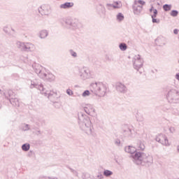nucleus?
<instances>
[{
	"label": "nucleus",
	"mask_w": 179,
	"mask_h": 179,
	"mask_svg": "<svg viewBox=\"0 0 179 179\" xmlns=\"http://www.w3.org/2000/svg\"><path fill=\"white\" fill-rule=\"evenodd\" d=\"M131 157L132 162L138 166L150 167L153 164V157L143 152H136L134 155H131Z\"/></svg>",
	"instance_id": "1"
},
{
	"label": "nucleus",
	"mask_w": 179,
	"mask_h": 179,
	"mask_svg": "<svg viewBox=\"0 0 179 179\" xmlns=\"http://www.w3.org/2000/svg\"><path fill=\"white\" fill-rule=\"evenodd\" d=\"M78 125L82 131H84L87 135H93V126L90 117L83 114V113H78Z\"/></svg>",
	"instance_id": "2"
},
{
	"label": "nucleus",
	"mask_w": 179,
	"mask_h": 179,
	"mask_svg": "<svg viewBox=\"0 0 179 179\" xmlns=\"http://www.w3.org/2000/svg\"><path fill=\"white\" fill-rule=\"evenodd\" d=\"M32 68L35 73H36L41 79L47 80V82H54L55 80V76H54L50 70L42 67L41 65L35 63L32 64Z\"/></svg>",
	"instance_id": "3"
},
{
	"label": "nucleus",
	"mask_w": 179,
	"mask_h": 179,
	"mask_svg": "<svg viewBox=\"0 0 179 179\" xmlns=\"http://www.w3.org/2000/svg\"><path fill=\"white\" fill-rule=\"evenodd\" d=\"M90 89L95 96H99V97H104L107 93V85L101 82L91 83Z\"/></svg>",
	"instance_id": "4"
},
{
	"label": "nucleus",
	"mask_w": 179,
	"mask_h": 179,
	"mask_svg": "<svg viewBox=\"0 0 179 179\" xmlns=\"http://www.w3.org/2000/svg\"><path fill=\"white\" fill-rule=\"evenodd\" d=\"M59 22L62 26H64L67 29H71L72 30H76L77 29H82L83 27L82 23L79 22L78 20L61 18Z\"/></svg>",
	"instance_id": "5"
},
{
	"label": "nucleus",
	"mask_w": 179,
	"mask_h": 179,
	"mask_svg": "<svg viewBox=\"0 0 179 179\" xmlns=\"http://www.w3.org/2000/svg\"><path fill=\"white\" fill-rule=\"evenodd\" d=\"M166 99L169 103L172 104H178L179 103V91L177 89L171 88L166 94Z\"/></svg>",
	"instance_id": "6"
},
{
	"label": "nucleus",
	"mask_w": 179,
	"mask_h": 179,
	"mask_svg": "<svg viewBox=\"0 0 179 179\" xmlns=\"http://www.w3.org/2000/svg\"><path fill=\"white\" fill-rule=\"evenodd\" d=\"M16 47L21 51H24L25 52H33L36 50L34 45L30 42H16Z\"/></svg>",
	"instance_id": "7"
},
{
	"label": "nucleus",
	"mask_w": 179,
	"mask_h": 179,
	"mask_svg": "<svg viewBox=\"0 0 179 179\" xmlns=\"http://www.w3.org/2000/svg\"><path fill=\"white\" fill-rule=\"evenodd\" d=\"M133 68L138 72L140 75H142L143 71H141L143 68V59L139 55H135L132 59Z\"/></svg>",
	"instance_id": "8"
},
{
	"label": "nucleus",
	"mask_w": 179,
	"mask_h": 179,
	"mask_svg": "<svg viewBox=\"0 0 179 179\" xmlns=\"http://www.w3.org/2000/svg\"><path fill=\"white\" fill-rule=\"evenodd\" d=\"M78 76H80V79L83 80H86V79H90V78H93L90 69L85 66L78 67Z\"/></svg>",
	"instance_id": "9"
},
{
	"label": "nucleus",
	"mask_w": 179,
	"mask_h": 179,
	"mask_svg": "<svg viewBox=\"0 0 179 179\" xmlns=\"http://www.w3.org/2000/svg\"><path fill=\"white\" fill-rule=\"evenodd\" d=\"M41 93V94L47 96L48 99H49V100L53 103L54 101H57V100H58V96H57V91L55 90L47 91L45 88H43Z\"/></svg>",
	"instance_id": "10"
},
{
	"label": "nucleus",
	"mask_w": 179,
	"mask_h": 179,
	"mask_svg": "<svg viewBox=\"0 0 179 179\" xmlns=\"http://www.w3.org/2000/svg\"><path fill=\"white\" fill-rule=\"evenodd\" d=\"M155 141L159 143H161V145H163L164 146H170V143H169V138H167L166 134H158L155 138Z\"/></svg>",
	"instance_id": "11"
},
{
	"label": "nucleus",
	"mask_w": 179,
	"mask_h": 179,
	"mask_svg": "<svg viewBox=\"0 0 179 179\" xmlns=\"http://www.w3.org/2000/svg\"><path fill=\"white\" fill-rule=\"evenodd\" d=\"M38 12L42 16H48L51 13V6L42 5L38 8Z\"/></svg>",
	"instance_id": "12"
},
{
	"label": "nucleus",
	"mask_w": 179,
	"mask_h": 179,
	"mask_svg": "<svg viewBox=\"0 0 179 179\" xmlns=\"http://www.w3.org/2000/svg\"><path fill=\"white\" fill-rule=\"evenodd\" d=\"M38 89V90H40L41 93L44 90V85L43 84H41L37 79H35L34 80H31V85H30V89Z\"/></svg>",
	"instance_id": "13"
},
{
	"label": "nucleus",
	"mask_w": 179,
	"mask_h": 179,
	"mask_svg": "<svg viewBox=\"0 0 179 179\" xmlns=\"http://www.w3.org/2000/svg\"><path fill=\"white\" fill-rule=\"evenodd\" d=\"M83 110L86 114L88 115H91V117H96V109H94V107L90 104L86 105L84 108Z\"/></svg>",
	"instance_id": "14"
},
{
	"label": "nucleus",
	"mask_w": 179,
	"mask_h": 179,
	"mask_svg": "<svg viewBox=\"0 0 179 179\" xmlns=\"http://www.w3.org/2000/svg\"><path fill=\"white\" fill-rule=\"evenodd\" d=\"M116 90L119 92L120 93H127V91L128 90V88H127V86L124 85L122 83H116Z\"/></svg>",
	"instance_id": "15"
},
{
	"label": "nucleus",
	"mask_w": 179,
	"mask_h": 179,
	"mask_svg": "<svg viewBox=\"0 0 179 179\" xmlns=\"http://www.w3.org/2000/svg\"><path fill=\"white\" fill-rule=\"evenodd\" d=\"M124 150L127 153H130V155H131V159H132L133 155H135V153H136V152H140V151H137L136 149L135 148V147L131 146V145L125 147Z\"/></svg>",
	"instance_id": "16"
},
{
	"label": "nucleus",
	"mask_w": 179,
	"mask_h": 179,
	"mask_svg": "<svg viewBox=\"0 0 179 179\" xmlns=\"http://www.w3.org/2000/svg\"><path fill=\"white\" fill-rule=\"evenodd\" d=\"M4 95L6 99H7V100H9V101H10V99H13L16 96V95H15V92H13V91L10 90H9L8 92H4Z\"/></svg>",
	"instance_id": "17"
},
{
	"label": "nucleus",
	"mask_w": 179,
	"mask_h": 179,
	"mask_svg": "<svg viewBox=\"0 0 179 179\" xmlns=\"http://www.w3.org/2000/svg\"><path fill=\"white\" fill-rule=\"evenodd\" d=\"M75 4L73 3V2H66L63 4H61L59 6L60 9H70V8H73V6Z\"/></svg>",
	"instance_id": "18"
},
{
	"label": "nucleus",
	"mask_w": 179,
	"mask_h": 179,
	"mask_svg": "<svg viewBox=\"0 0 179 179\" xmlns=\"http://www.w3.org/2000/svg\"><path fill=\"white\" fill-rule=\"evenodd\" d=\"M49 31L47 29H42L39 31V37L41 39L47 38L48 37Z\"/></svg>",
	"instance_id": "19"
},
{
	"label": "nucleus",
	"mask_w": 179,
	"mask_h": 179,
	"mask_svg": "<svg viewBox=\"0 0 179 179\" xmlns=\"http://www.w3.org/2000/svg\"><path fill=\"white\" fill-rule=\"evenodd\" d=\"M10 103L14 107H19L20 106V103L19 102V99L16 96H14L13 98H11L10 99Z\"/></svg>",
	"instance_id": "20"
},
{
	"label": "nucleus",
	"mask_w": 179,
	"mask_h": 179,
	"mask_svg": "<svg viewBox=\"0 0 179 179\" xmlns=\"http://www.w3.org/2000/svg\"><path fill=\"white\" fill-rule=\"evenodd\" d=\"M168 110H170L171 113L173 115H179V109L177 108H172L170 109V108H164L163 110L164 111H168Z\"/></svg>",
	"instance_id": "21"
},
{
	"label": "nucleus",
	"mask_w": 179,
	"mask_h": 179,
	"mask_svg": "<svg viewBox=\"0 0 179 179\" xmlns=\"http://www.w3.org/2000/svg\"><path fill=\"white\" fill-rule=\"evenodd\" d=\"M138 3V1H134V5L133 6V10H134V15H139L141 13V9L139 8V7H138V6H136Z\"/></svg>",
	"instance_id": "22"
},
{
	"label": "nucleus",
	"mask_w": 179,
	"mask_h": 179,
	"mask_svg": "<svg viewBox=\"0 0 179 179\" xmlns=\"http://www.w3.org/2000/svg\"><path fill=\"white\" fill-rule=\"evenodd\" d=\"M124 132L127 134L128 136H134L135 135V130L131 127H128L127 129L124 130Z\"/></svg>",
	"instance_id": "23"
},
{
	"label": "nucleus",
	"mask_w": 179,
	"mask_h": 179,
	"mask_svg": "<svg viewBox=\"0 0 179 179\" xmlns=\"http://www.w3.org/2000/svg\"><path fill=\"white\" fill-rule=\"evenodd\" d=\"M22 149L24 152H29L30 150V144L24 143L22 145Z\"/></svg>",
	"instance_id": "24"
},
{
	"label": "nucleus",
	"mask_w": 179,
	"mask_h": 179,
	"mask_svg": "<svg viewBox=\"0 0 179 179\" xmlns=\"http://www.w3.org/2000/svg\"><path fill=\"white\" fill-rule=\"evenodd\" d=\"M157 40L159 41L161 45H166V43H167L166 38L164 37L158 38Z\"/></svg>",
	"instance_id": "25"
},
{
	"label": "nucleus",
	"mask_w": 179,
	"mask_h": 179,
	"mask_svg": "<svg viewBox=\"0 0 179 179\" xmlns=\"http://www.w3.org/2000/svg\"><path fill=\"white\" fill-rule=\"evenodd\" d=\"M113 174V171L108 169H106L103 171V176H105V177H111Z\"/></svg>",
	"instance_id": "26"
},
{
	"label": "nucleus",
	"mask_w": 179,
	"mask_h": 179,
	"mask_svg": "<svg viewBox=\"0 0 179 179\" xmlns=\"http://www.w3.org/2000/svg\"><path fill=\"white\" fill-rule=\"evenodd\" d=\"M119 48L121 51H126L127 48H128V46L125 43H122L119 45Z\"/></svg>",
	"instance_id": "27"
},
{
	"label": "nucleus",
	"mask_w": 179,
	"mask_h": 179,
	"mask_svg": "<svg viewBox=\"0 0 179 179\" xmlns=\"http://www.w3.org/2000/svg\"><path fill=\"white\" fill-rule=\"evenodd\" d=\"M22 130L24 131V132L30 131V124H24L22 126Z\"/></svg>",
	"instance_id": "28"
},
{
	"label": "nucleus",
	"mask_w": 179,
	"mask_h": 179,
	"mask_svg": "<svg viewBox=\"0 0 179 179\" xmlns=\"http://www.w3.org/2000/svg\"><path fill=\"white\" fill-rule=\"evenodd\" d=\"M122 5L121 4V1H115L113 3V9H120Z\"/></svg>",
	"instance_id": "29"
},
{
	"label": "nucleus",
	"mask_w": 179,
	"mask_h": 179,
	"mask_svg": "<svg viewBox=\"0 0 179 179\" xmlns=\"http://www.w3.org/2000/svg\"><path fill=\"white\" fill-rule=\"evenodd\" d=\"M69 52L70 55L71 57H73V58H78V53H76V52H75L73 50L70 49L69 50Z\"/></svg>",
	"instance_id": "30"
},
{
	"label": "nucleus",
	"mask_w": 179,
	"mask_h": 179,
	"mask_svg": "<svg viewBox=\"0 0 179 179\" xmlns=\"http://www.w3.org/2000/svg\"><path fill=\"white\" fill-rule=\"evenodd\" d=\"M163 9L165 12H169V10H171V4H164L163 6Z\"/></svg>",
	"instance_id": "31"
},
{
	"label": "nucleus",
	"mask_w": 179,
	"mask_h": 179,
	"mask_svg": "<svg viewBox=\"0 0 179 179\" xmlns=\"http://www.w3.org/2000/svg\"><path fill=\"white\" fill-rule=\"evenodd\" d=\"M123 20H124V15L121 13H119L117 15V20H118V22H122Z\"/></svg>",
	"instance_id": "32"
},
{
	"label": "nucleus",
	"mask_w": 179,
	"mask_h": 179,
	"mask_svg": "<svg viewBox=\"0 0 179 179\" xmlns=\"http://www.w3.org/2000/svg\"><path fill=\"white\" fill-rule=\"evenodd\" d=\"M171 16H173V17H176V16H178V11L177 10H173L170 13Z\"/></svg>",
	"instance_id": "33"
},
{
	"label": "nucleus",
	"mask_w": 179,
	"mask_h": 179,
	"mask_svg": "<svg viewBox=\"0 0 179 179\" xmlns=\"http://www.w3.org/2000/svg\"><path fill=\"white\" fill-rule=\"evenodd\" d=\"M145 148V144L141 142L138 146V150H143Z\"/></svg>",
	"instance_id": "34"
},
{
	"label": "nucleus",
	"mask_w": 179,
	"mask_h": 179,
	"mask_svg": "<svg viewBox=\"0 0 179 179\" xmlns=\"http://www.w3.org/2000/svg\"><path fill=\"white\" fill-rule=\"evenodd\" d=\"M90 96V91H89V90H85V91H84L83 92V94H82V96L83 97H87V96Z\"/></svg>",
	"instance_id": "35"
},
{
	"label": "nucleus",
	"mask_w": 179,
	"mask_h": 179,
	"mask_svg": "<svg viewBox=\"0 0 179 179\" xmlns=\"http://www.w3.org/2000/svg\"><path fill=\"white\" fill-rule=\"evenodd\" d=\"M106 8L107 9H108V10H111V9H113V8H114V4H111V3H107L106 4Z\"/></svg>",
	"instance_id": "36"
},
{
	"label": "nucleus",
	"mask_w": 179,
	"mask_h": 179,
	"mask_svg": "<svg viewBox=\"0 0 179 179\" xmlns=\"http://www.w3.org/2000/svg\"><path fill=\"white\" fill-rule=\"evenodd\" d=\"M33 134H35V135H37L38 136V135H41L42 132L41 131H40V129H36L34 131H33Z\"/></svg>",
	"instance_id": "37"
},
{
	"label": "nucleus",
	"mask_w": 179,
	"mask_h": 179,
	"mask_svg": "<svg viewBox=\"0 0 179 179\" xmlns=\"http://www.w3.org/2000/svg\"><path fill=\"white\" fill-rule=\"evenodd\" d=\"M66 93L69 96H73V91H72L71 89H67Z\"/></svg>",
	"instance_id": "38"
},
{
	"label": "nucleus",
	"mask_w": 179,
	"mask_h": 179,
	"mask_svg": "<svg viewBox=\"0 0 179 179\" xmlns=\"http://www.w3.org/2000/svg\"><path fill=\"white\" fill-rule=\"evenodd\" d=\"M157 17V9L154 10L153 15H151V17Z\"/></svg>",
	"instance_id": "39"
},
{
	"label": "nucleus",
	"mask_w": 179,
	"mask_h": 179,
	"mask_svg": "<svg viewBox=\"0 0 179 179\" xmlns=\"http://www.w3.org/2000/svg\"><path fill=\"white\" fill-rule=\"evenodd\" d=\"M152 23H160L159 19H156V17H152Z\"/></svg>",
	"instance_id": "40"
},
{
	"label": "nucleus",
	"mask_w": 179,
	"mask_h": 179,
	"mask_svg": "<svg viewBox=\"0 0 179 179\" xmlns=\"http://www.w3.org/2000/svg\"><path fill=\"white\" fill-rule=\"evenodd\" d=\"M169 131L171 134H174L176 132V128L174 127H169Z\"/></svg>",
	"instance_id": "41"
},
{
	"label": "nucleus",
	"mask_w": 179,
	"mask_h": 179,
	"mask_svg": "<svg viewBox=\"0 0 179 179\" xmlns=\"http://www.w3.org/2000/svg\"><path fill=\"white\" fill-rule=\"evenodd\" d=\"M115 144L116 146H120V145H121V141H120V139L115 140Z\"/></svg>",
	"instance_id": "42"
},
{
	"label": "nucleus",
	"mask_w": 179,
	"mask_h": 179,
	"mask_svg": "<svg viewBox=\"0 0 179 179\" xmlns=\"http://www.w3.org/2000/svg\"><path fill=\"white\" fill-rule=\"evenodd\" d=\"M138 3H140V5L143 6L146 3V2H145L143 0H138Z\"/></svg>",
	"instance_id": "43"
},
{
	"label": "nucleus",
	"mask_w": 179,
	"mask_h": 179,
	"mask_svg": "<svg viewBox=\"0 0 179 179\" xmlns=\"http://www.w3.org/2000/svg\"><path fill=\"white\" fill-rule=\"evenodd\" d=\"M71 173H73V174H75L76 176H78V171H76V170H74L73 169H70Z\"/></svg>",
	"instance_id": "44"
},
{
	"label": "nucleus",
	"mask_w": 179,
	"mask_h": 179,
	"mask_svg": "<svg viewBox=\"0 0 179 179\" xmlns=\"http://www.w3.org/2000/svg\"><path fill=\"white\" fill-rule=\"evenodd\" d=\"M155 10H156V9L155 8V7H153V6H152L151 9H150V13H152V12H155Z\"/></svg>",
	"instance_id": "45"
},
{
	"label": "nucleus",
	"mask_w": 179,
	"mask_h": 179,
	"mask_svg": "<svg viewBox=\"0 0 179 179\" xmlns=\"http://www.w3.org/2000/svg\"><path fill=\"white\" fill-rule=\"evenodd\" d=\"M97 178L103 179V178H104V176H103V175H101V174H99V175L97 176Z\"/></svg>",
	"instance_id": "46"
},
{
	"label": "nucleus",
	"mask_w": 179,
	"mask_h": 179,
	"mask_svg": "<svg viewBox=\"0 0 179 179\" xmlns=\"http://www.w3.org/2000/svg\"><path fill=\"white\" fill-rule=\"evenodd\" d=\"M173 33H174V34H178V29H175L173 30Z\"/></svg>",
	"instance_id": "47"
},
{
	"label": "nucleus",
	"mask_w": 179,
	"mask_h": 179,
	"mask_svg": "<svg viewBox=\"0 0 179 179\" xmlns=\"http://www.w3.org/2000/svg\"><path fill=\"white\" fill-rule=\"evenodd\" d=\"M138 6V9H141V11H142L143 6Z\"/></svg>",
	"instance_id": "48"
},
{
	"label": "nucleus",
	"mask_w": 179,
	"mask_h": 179,
	"mask_svg": "<svg viewBox=\"0 0 179 179\" xmlns=\"http://www.w3.org/2000/svg\"><path fill=\"white\" fill-rule=\"evenodd\" d=\"M3 31H5V33H8V30H6V28L3 29Z\"/></svg>",
	"instance_id": "49"
},
{
	"label": "nucleus",
	"mask_w": 179,
	"mask_h": 179,
	"mask_svg": "<svg viewBox=\"0 0 179 179\" xmlns=\"http://www.w3.org/2000/svg\"><path fill=\"white\" fill-rule=\"evenodd\" d=\"M2 108V104L0 103V110Z\"/></svg>",
	"instance_id": "50"
},
{
	"label": "nucleus",
	"mask_w": 179,
	"mask_h": 179,
	"mask_svg": "<svg viewBox=\"0 0 179 179\" xmlns=\"http://www.w3.org/2000/svg\"><path fill=\"white\" fill-rule=\"evenodd\" d=\"M11 30H12V31H15V29H11Z\"/></svg>",
	"instance_id": "51"
},
{
	"label": "nucleus",
	"mask_w": 179,
	"mask_h": 179,
	"mask_svg": "<svg viewBox=\"0 0 179 179\" xmlns=\"http://www.w3.org/2000/svg\"><path fill=\"white\" fill-rule=\"evenodd\" d=\"M103 10H106V8H103Z\"/></svg>",
	"instance_id": "52"
},
{
	"label": "nucleus",
	"mask_w": 179,
	"mask_h": 179,
	"mask_svg": "<svg viewBox=\"0 0 179 179\" xmlns=\"http://www.w3.org/2000/svg\"><path fill=\"white\" fill-rule=\"evenodd\" d=\"M94 1H99V0H94Z\"/></svg>",
	"instance_id": "53"
},
{
	"label": "nucleus",
	"mask_w": 179,
	"mask_h": 179,
	"mask_svg": "<svg viewBox=\"0 0 179 179\" xmlns=\"http://www.w3.org/2000/svg\"><path fill=\"white\" fill-rule=\"evenodd\" d=\"M57 1H59V0H57Z\"/></svg>",
	"instance_id": "54"
}]
</instances>
